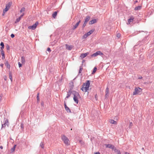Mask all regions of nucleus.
<instances>
[{"mask_svg":"<svg viewBox=\"0 0 154 154\" xmlns=\"http://www.w3.org/2000/svg\"><path fill=\"white\" fill-rule=\"evenodd\" d=\"M24 13H23L20 16V17L21 18L24 15Z\"/></svg>","mask_w":154,"mask_h":154,"instance_id":"obj_48","label":"nucleus"},{"mask_svg":"<svg viewBox=\"0 0 154 154\" xmlns=\"http://www.w3.org/2000/svg\"><path fill=\"white\" fill-rule=\"evenodd\" d=\"M87 23L85 22L84 21V23L83 24V25L82 26V28L83 29L85 27V26H86Z\"/></svg>","mask_w":154,"mask_h":154,"instance_id":"obj_37","label":"nucleus"},{"mask_svg":"<svg viewBox=\"0 0 154 154\" xmlns=\"http://www.w3.org/2000/svg\"><path fill=\"white\" fill-rule=\"evenodd\" d=\"M21 19V18L19 17L16 19V20L15 22V23H16L17 22H18L20 21Z\"/></svg>","mask_w":154,"mask_h":154,"instance_id":"obj_32","label":"nucleus"},{"mask_svg":"<svg viewBox=\"0 0 154 154\" xmlns=\"http://www.w3.org/2000/svg\"><path fill=\"white\" fill-rule=\"evenodd\" d=\"M25 8L24 7H23L21 8L20 11L21 13H22L23 11H25Z\"/></svg>","mask_w":154,"mask_h":154,"instance_id":"obj_39","label":"nucleus"},{"mask_svg":"<svg viewBox=\"0 0 154 154\" xmlns=\"http://www.w3.org/2000/svg\"><path fill=\"white\" fill-rule=\"evenodd\" d=\"M39 93H38L37 95V103H38L39 101Z\"/></svg>","mask_w":154,"mask_h":154,"instance_id":"obj_31","label":"nucleus"},{"mask_svg":"<svg viewBox=\"0 0 154 154\" xmlns=\"http://www.w3.org/2000/svg\"><path fill=\"white\" fill-rule=\"evenodd\" d=\"M82 70V66H80V69H79V73H81Z\"/></svg>","mask_w":154,"mask_h":154,"instance_id":"obj_38","label":"nucleus"},{"mask_svg":"<svg viewBox=\"0 0 154 154\" xmlns=\"http://www.w3.org/2000/svg\"><path fill=\"white\" fill-rule=\"evenodd\" d=\"M97 20L96 19H94L89 22V24L90 25H92L96 23L97 22Z\"/></svg>","mask_w":154,"mask_h":154,"instance_id":"obj_10","label":"nucleus"},{"mask_svg":"<svg viewBox=\"0 0 154 154\" xmlns=\"http://www.w3.org/2000/svg\"><path fill=\"white\" fill-rule=\"evenodd\" d=\"M38 21H36L35 22V24H33L32 26H28V28L29 29H31L32 30H34L35 29L37 25L38 24Z\"/></svg>","mask_w":154,"mask_h":154,"instance_id":"obj_4","label":"nucleus"},{"mask_svg":"<svg viewBox=\"0 0 154 154\" xmlns=\"http://www.w3.org/2000/svg\"><path fill=\"white\" fill-rule=\"evenodd\" d=\"M61 139L63 141L64 143L67 146H69L70 145L69 140L68 138L65 135H62Z\"/></svg>","mask_w":154,"mask_h":154,"instance_id":"obj_2","label":"nucleus"},{"mask_svg":"<svg viewBox=\"0 0 154 154\" xmlns=\"http://www.w3.org/2000/svg\"><path fill=\"white\" fill-rule=\"evenodd\" d=\"M9 74L10 79L11 82H12L13 81V79H12V73H11V71L9 72Z\"/></svg>","mask_w":154,"mask_h":154,"instance_id":"obj_20","label":"nucleus"},{"mask_svg":"<svg viewBox=\"0 0 154 154\" xmlns=\"http://www.w3.org/2000/svg\"><path fill=\"white\" fill-rule=\"evenodd\" d=\"M141 7L140 6H137L135 8L134 10H139L141 8Z\"/></svg>","mask_w":154,"mask_h":154,"instance_id":"obj_26","label":"nucleus"},{"mask_svg":"<svg viewBox=\"0 0 154 154\" xmlns=\"http://www.w3.org/2000/svg\"><path fill=\"white\" fill-rule=\"evenodd\" d=\"M94 154H100V153L99 152H95Z\"/></svg>","mask_w":154,"mask_h":154,"instance_id":"obj_56","label":"nucleus"},{"mask_svg":"<svg viewBox=\"0 0 154 154\" xmlns=\"http://www.w3.org/2000/svg\"><path fill=\"white\" fill-rule=\"evenodd\" d=\"M109 122L110 123L112 124H114V125H116L117 124V122L116 121L112 119H111L109 121Z\"/></svg>","mask_w":154,"mask_h":154,"instance_id":"obj_19","label":"nucleus"},{"mask_svg":"<svg viewBox=\"0 0 154 154\" xmlns=\"http://www.w3.org/2000/svg\"><path fill=\"white\" fill-rule=\"evenodd\" d=\"M88 54L89 53L88 52H86L85 53L82 54L80 55V57L82 59H83L87 55H88Z\"/></svg>","mask_w":154,"mask_h":154,"instance_id":"obj_12","label":"nucleus"},{"mask_svg":"<svg viewBox=\"0 0 154 154\" xmlns=\"http://www.w3.org/2000/svg\"><path fill=\"white\" fill-rule=\"evenodd\" d=\"M73 95L74 96L73 98L74 101L76 103L78 104L79 103L78 98H81V96L78 92L75 91H73Z\"/></svg>","mask_w":154,"mask_h":154,"instance_id":"obj_1","label":"nucleus"},{"mask_svg":"<svg viewBox=\"0 0 154 154\" xmlns=\"http://www.w3.org/2000/svg\"><path fill=\"white\" fill-rule=\"evenodd\" d=\"M80 22H81V20H79V21L78 22H77V23H78L79 24V23H80Z\"/></svg>","mask_w":154,"mask_h":154,"instance_id":"obj_58","label":"nucleus"},{"mask_svg":"<svg viewBox=\"0 0 154 154\" xmlns=\"http://www.w3.org/2000/svg\"><path fill=\"white\" fill-rule=\"evenodd\" d=\"M67 112L71 113V111L69 108L67 106L66 108H65Z\"/></svg>","mask_w":154,"mask_h":154,"instance_id":"obj_27","label":"nucleus"},{"mask_svg":"<svg viewBox=\"0 0 154 154\" xmlns=\"http://www.w3.org/2000/svg\"><path fill=\"white\" fill-rule=\"evenodd\" d=\"M106 94L105 96V99L109 97V89L108 87L106 88Z\"/></svg>","mask_w":154,"mask_h":154,"instance_id":"obj_8","label":"nucleus"},{"mask_svg":"<svg viewBox=\"0 0 154 154\" xmlns=\"http://www.w3.org/2000/svg\"><path fill=\"white\" fill-rule=\"evenodd\" d=\"M0 52L2 56L5 55L4 51H3V49H0Z\"/></svg>","mask_w":154,"mask_h":154,"instance_id":"obj_33","label":"nucleus"},{"mask_svg":"<svg viewBox=\"0 0 154 154\" xmlns=\"http://www.w3.org/2000/svg\"><path fill=\"white\" fill-rule=\"evenodd\" d=\"M69 90L72 91L74 87L73 82H71L69 83Z\"/></svg>","mask_w":154,"mask_h":154,"instance_id":"obj_11","label":"nucleus"},{"mask_svg":"<svg viewBox=\"0 0 154 154\" xmlns=\"http://www.w3.org/2000/svg\"><path fill=\"white\" fill-rule=\"evenodd\" d=\"M103 55V53L100 51H97L95 53H94L93 54L91 55L92 56L96 57L97 56L99 55Z\"/></svg>","mask_w":154,"mask_h":154,"instance_id":"obj_5","label":"nucleus"},{"mask_svg":"<svg viewBox=\"0 0 154 154\" xmlns=\"http://www.w3.org/2000/svg\"><path fill=\"white\" fill-rule=\"evenodd\" d=\"M95 29H92L89 31L88 32L86 33V34L87 35V36H89L94 31Z\"/></svg>","mask_w":154,"mask_h":154,"instance_id":"obj_13","label":"nucleus"},{"mask_svg":"<svg viewBox=\"0 0 154 154\" xmlns=\"http://www.w3.org/2000/svg\"><path fill=\"white\" fill-rule=\"evenodd\" d=\"M5 65L6 66V67L7 68L10 69V64H9L8 62V61H6L5 62Z\"/></svg>","mask_w":154,"mask_h":154,"instance_id":"obj_14","label":"nucleus"},{"mask_svg":"<svg viewBox=\"0 0 154 154\" xmlns=\"http://www.w3.org/2000/svg\"><path fill=\"white\" fill-rule=\"evenodd\" d=\"M5 126H6V124H5L4 123V124L2 125V128L5 127Z\"/></svg>","mask_w":154,"mask_h":154,"instance_id":"obj_47","label":"nucleus"},{"mask_svg":"<svg viewBox=\"0 0 154 154\" xmlns=\"http://www.w3.org/2000/svg\"><path fill=\"white\" fill-rule=\"evenodd\" d=\"M18 64L19 66V67L20 68L22 67V64L20 63V62H19L18 63Z\"/></svg>","mask_w":154,"mask_h":154,"instance_id":"obj_41","label":"nucleus"},{"mask_svg":"<svg viewBox=\"0 0 154 154\" xmlns=\"http://www.w3.org/2000/svg\"><path fill=\"white\" fill-rule=\"evenodd\" d=\"M90 19V17L89 16H87L85 18V22L87 23L88 21Z\"/></svg>","mask_w":154,"mask_h":154,"instance_id":"obj_18","label":"nucleus"},{"mask_svg":"<svg viewBox=\"0 0 154 154\" xmlns=\"http://www.w3.org/2000/svg\"><path fill=\"white\" fill-rule=\"evenodd\" d=\"M9 9H8V8H6L5 7V8L3 10V11H4V13H5Z\"/></svg>","mask_w":154,"mask_h":154,"instance_id":"obj_36","label":"nucleus"},{"mask_svg":"<svg viewBox=\"0 0 154 154\" xmlns=\"http://www.w3.org/2000/svg\"><path fill=\"white\" fill-rule=\"evenodd\" d=\"M5 13H4V11H3L2 15H4V14H5Z\"/></svg>","mask_w":154,"mask_h":154,"instance_id":"obj_62","label":"nucleus"},{"mask_svg":"<svg viewBox=\"0 0 154 154\" xmlns=\"http://www.w3.org/2000/svg\"><path fill=\"white\" fill-rule=\"evenodd\" d=\"M15 36V35H14L13 34V33H12L11 34V37L12 38H14Z\"/></svg>","mask_w":154,"mask_h":154,"instance_id":"obj_44","label":"nucleus"},{"mask_svg":"<svg viewBox=\"0 0 154 154\" xmlns=\"http://www.w3.org/2000/svg\"><path fill=\"white\" fill-rule=\"evenodd\" d=\"M4 123L6 125L8 126L9 125V123L8 122V119H6L5 120V123Z\"/></svg>","mask_w":154,"mask_h":154,"instance_id":"obj_35","label":"nucleus"},{"mask_svg":"<svg viewBox=\"0 0 154 154\" xmlns=\"http://www.w3.org/2000/svg\"><path fill=\"white\" fill-rule=\"evenodd\" d=\"M21 62L22 63H24L25 62V60L24 57L23 56H22L21 57Z\"/></svg>","mask_w":154,"mask_h":154,"instance_id":"obj_23","label":"nucleus"},{"mask_svg":"<svg viewBox=\"0 0 154 154\" xmlns=\"http://www.w3.org/2000/svg\"><path fill=\"white\" fill-rule=\"evenodd\" d=\"M64 105L65 108H66V107H67L65 102H64Z\"/></svg>","mask_w":154,"mask_h":154,"instance_id":"obj_50","label":"nucleus"},{"mask_svg":"<svg viewBox=\"0 0 154 154\" xmlns=\"http://www.w3.org/2000/svg\"><path fill=\"white\" fill-rule=\"evenodd\" d=\"M3 65H4V64L3 63H1L0 64V66H1L2 68L3 67Z\"/></svg>","mask_w":154,"mask_h":154,"instance_id":"obj_54","label":"nucleus"},{"mask_svg":"<svg viewBox=\"0 0 154 154\" xmlns=\"http://www.w3.org/2000/svg\"><path fill=\"white\" fill-rule=\"evenodd\" d=\"M85 83H83V85H82V87L81 88V90L83 91H84L83 89H84V91L85 92H87L88 90L89 89V87H84L85 86Z\"/></svg>","mask_w":154,"mask_h":154,"instance_id":"obj_7","label":"nucleus"},{"mask_svg":"<svg viewBox=\"0 0 154 154\" xmlns=\"http://www.w3.org/2000/svg\"><path fill=\"white\" fill-rule=\"evenodd\" d=\"M125 154H130L128 152H125Z\"/></svg>","mask_w":154,"mask_h":154,"instance_id":"obj_63","label":"nucleus"},{"mask_svg":"<svg viewBox=\"0 0 154 154\" xmlns=\"http://www.w3.org/2000/svg\"><path fill=\"white\" fill-rule=\"evenodd\" d=\"M47 51L49 52H50L51 51V48L49 47H48L47 48Z\"/></svg>","mask_w":154,"mask_h":154,"instance_id":"obj_42","label":"nucleus"},{"mask_svg":"<svg viewBox=\"0 0 154 154\" xmlns=\"http://www.w3.org/2000/svg\"><path fill=\"white\" fill-rule=\"evenodd\" d=\"M105 145L106 146V148H109L110 149H113L114 146V145L109 144H105Z\"/></svg>","mask_w":154,"mask_h":154,"instance_id":"obj_9","label":"nucleus"},{"mask_svg":"<svg viewBox=\"0 0 154 154\" xmlns=\"http://www.w3.org/2000/svg\"><path fill=\"white\" fill-rule=\"evenodd\" d=\"M66 49L68 50H71L72 49V46H69L68 45L66 44Z\"/></svg>","mask_w":154,"mask_h":154,"instance_id":"obj_17","label":"nucleus"},{"mask_svg":"<svg viewBox=\"0 0 154 154\" xmlns=\"http://www.w3.org/2000/svg\"><path fill=\"white\" fill-rule=\"evenodd\" d=\"M41 105L42 106H43L44 105V103L43 101H42L41 102Z\"/></svg>","mask_w":154,"mask_h":154,"instance_id":"obj_49","label":"nucleus"},{"mask_svg":"<svg viewBox=\"0 0 154 154\" xmlns=\"http://www.w3.org/2000/svg\"><path fill=\"white\" fill-rule=\"evenodd\" d=\"M121 34L120 33H118L117 34V35H116V36L119 38L121 36Z\"/></svg>","mask_w":154,"mask_h":154,"instance_id":"obj_43","label":"nucleus"},{"mask_svg":"<svg viewBox=\"0 0 154 154\" xmlns=\"http://www.w3.org/2000/svg\"><path fill=\"white\" fill-rule=\"evenodd\" d=\"M116 153H117L119 149H117L115 146H114L113 149H112Z\"/></svg>","mask_w":154,"mask_h":154,"instance_id":"obj_34","label":"nucleus"},{"mask_svg":"<svg viewBox=\"0 0 154 154\" xmlns=\"http://www.w3.org/2000/svg\"><path fill=\"white\" fill-rule=\"evenodd\" d=\"M117 154H121L120 151L119 150L117 151Z\"/></svg>","mask_w":154,"mask_h":154,"instance_id":"obj_53","label":"nucleus"},{"mask_svg":"<svg viewBox=\"0 0 154 154\" xmlns=\"http://www.w3.org/2000/svg\"><path fill=\"white\" fill-rule=\"evenodd\" d=\"M88 36H87V35L86 34H85L82 37V38H86Z\"/></svg>","mask_w":154,"mask_h":154,"instance_id":"obj_40","label":"nucleus"},{"mask_svg":"<svg viewBox=\"0 0 154 154\" xmlns=\"http://www.w3.org/2000/svg\"><path fill=\"white\" fill-rule=\"evenodd\" d=\"M12 4V2H9L8 4H6V5L5 7L8 8V9H9L10 8L11 5Z\"/></svg>","mask_w":154,"mask_h":154,"instance_id":"obj_15","label":"nucleus"},{"mask_svg":"<svg viewBox=\"0 0 154 154\" xmlns=\"http://www.w3.org/2000/svg\"><path fill=\"white\" fill-rule=\"evenodd\" d=\"M0 45L1 46V47L0 48L1 49H3L5 46L4 43L2 42L0 43Z\"/></svg>","mask_w":154,"mask_h":154,"instance_id":"obj_25","label":"nucleus"},{"mask_svg":"<svg viewBox=\"0 0 154 154\" xmlns=\"http://www.w3.org/2000/svg\"><path fill=\"white\" fill-rule=\"evenodd\" d=\"M79 143H80L82 144V140H80Z\"/></svg>","mask_w":154,"mask_h":154,"instance_id":"obj_57","label":"nucleus"},{"mask_svg":"<svg viewBox=\"0 0 154 154\" xmlns=\"http://www.w3.org/2000/svg\"><path fill=\"white\" fill-rule=\"evenodd\" d=\"M85 61V60H83L82 61V63H83Z\"/></svg>","mask_w":154,"mask_h":154,"instance_id":"obj_61","label":"nucleus"},{"mask_svg":"<svg viewBox=\"0 0 154 154\" xmlns=\"http://www.w3.org/2000/svg\"><path fill=\"white\" fill-rule=\"evenodd\" d=\"M142 92V89L141 88L139 87L135 88L134 91L133 92V95L140 94H141Z\"/></svg>","mask_w":154,"mask_h":154,"instance_id":"obj_3","label":"nucleus"},{"mask_svg":"<svg viewBox=\"0 0 154 154\" xmlns=\"http://www.w3.org/2000/svg\"><path fill=\"white\" fill-rule=\"evenodd\" d=\"M79 25V24L78 23H76L73 26L72 28V29L73 30L75 29Z\"/></svg>","mask_w":154,"mask_h":154,"instance_id":"obj_30","label":"nucleus"},{"mask_svg":"<svg viewBox=\"0 0 154 154\" xmlns=\"http://www.w3.org/2000/svg\"><path fill=\"white\" fill-rule=\"evenodd\" d=\"M40 146L42 148V149L44 148V145L43 143L42 142H41L40 143Z\"/></svg>","mask_w":154,"mask_h":154,"instance_id":"obj_29","label":"nucleus"},{"mask_svg":"<svg viewBox=\"0 0 154 154\" xmlns=\"http://www.w3.org/2000/svg\"><path fill=\"white\" fill-rule=\"evenodd\" d=\"M57 11L54 12L52 14V17L53 18H55L57 15Z\"/></svg>","mask_w":154,"mask_h":154,"instance_id":"obj_22","label":"nucleus"},{"mask_svg":"<svg viewBox=\"0 0 154 154\" xmlns=\"http://www.w3.org/2000/svg\"><path fill=\"white\" fill-rule=\"evenodd\" d=\"M134 18L133 17H131L128 20V23L129 24H130L131 22H132L134 20Z\"/></svg>","mask_w":154,"mask_h":154,"instance_id":"obj_21","label":"nucleus"},{"mask_svg":"<svg viewBox=\"0 0 154 154\" xmlns=\"http://www.w3.org/2000/svg\"><path fill=\"white\" fill-rule=\"evenodd\" d=\"M16 145H14V146H13V147L11 149V152H13L14 151L15 148H16Z\"/></svg>","mask_w":154,"mask_h":154,"instance_id":"obj_24","label":"nucleus"},{"mask_svg":"<svg viewBox=\"0 0 154 154\" xmlns=\"http://www.w3.org/2000/svg\"><path fill=\"white\" fill-rule=\"evenodd\" d=\"M21 128L23 129L24 128V125L23 123H21L20 125Z\"/></svg>","mask_w":154,"mask_h":154,"instance_id":"obj_45","label":"nucleus"},{"mask_svg":"<svg viewBox=\"0 0 154 154\" xmlns=\"http://www.w3.org/2000/svg\"><path fill=\"white\" fill-rule=\"evenodd\" d=\"M4 79L5 80V81L7 79V77L6 75H5L4 76Z\"/></svg>","mask_w":154,"mask_h":154,"instance_id":"obj_46","label":"nucleus"},{"mask_svg":"<svg viewBox=\"0 0 154 154\" xmlns=\"http://www.w3.org/2000/svg\"><path fill=\"white\" fill-rule=\"evenodd\" d=\"M85 86L89 87L90 85V81L89 80H87L86 81V83H85Z\"/></svg>","mask_w":154,"mask_h":154,"instance_id":"obj_16","label":"nucleus"},{"mask_svg":"<svg viewBox=\"0 0 154 154\" xmlns=\"http://www.w3.org/2000/svg\"><path fill=\"white\" fill-rule=\"evenodd\" d=\"M0 148L1 149H2L3 148V147L2 146L0 145Z\"/></svg>","mask_w":154,"mask_h":154,"instance_id":"obj_60","label":"nucleus"},{"mask_svg":"<svg viewBox=\"0 0 154 154\" xmlns=\"http://www.w3.org/2000/svg\"><path fill=\"white\" fill-rule=\"evenodd\" d=\"M142 78V76H140L138 78L139 79H141Z\"/></svg>","mask_w":154,"mask_h":154,"instance_id":"obj_59","label":"nucleus"},{"mask_svg":"<svg viewBox=\"0 0 154 154\" xmlns=\"http://www.w3.org/2000/svg\"><path fill=\"white\" fill-rule=\"evenodd\" d=\"M67 96L65 98V99L66 100L72 94H73V91H71L70 90H69L68 91H67Z\"/></svg>","mask_w":154,"mask_h":154,"instance_id":"obj_6","label":"nucleus"},{"mask_svg":"<svg viewBox=\"0 0 154 154\" xmlns=\"http://www.w3.org/2000/svg\"><path fill=\"white\" fill-rule=\"evenodd\" d=\"M6 48L7 50H9L10 49L8 45H7V46L6 47Z\"/></svg>","mask_w":154,"mask_h":154,"instance_id":"obj_55","label":"nucleus"},{"mask_svg":"<svg viewBox=\"0 0 154 154\" xmlns=\"http://www.w3.org/2000/svg\"><path fill=\"white\" fill-rule=\"evenodd\" d=\"M5 55H2V60H4L5 59Z\"/></svg>","mask_w":154,"mask_h":154,"instance_id":"obj_51","label":"nucleus"},{"mask_svg":"<svg viewBox=\"0 0 154 154\" xmlns=\"http://www.w3.org/2000/svg\"><path fill=\"white\" fill-rule=\"evenodd\" d=\"M97 70V68L96 67H95L93 69V71L92 72V74H94L96 72Z\"/></svg>","mask_w":154,"mask_h":154,"instance_id":"obj_28","label":"nucleus"},{"mask_svg":"<svg viewBox=\"0 0 154 154\" xmlns=\"http://www.w3.org/2000/svg\"><path fill=\"white\" fill-rule=\"evenodd\" d=\"M130 126L131 127H132V126H133V123H132V122H130Z\"/></svg>","mask_w":154,"mask_h":154,"instance_id":"obj_52","label":"nucleus"},{"mask_svg":"<svg viewBox=\"0 0 154 154\" xmlns=\"http://www.w3.org/2000/svg\"><path fill=\"white\" fill-rule=\"evenodd\" d=\"M137 2V1H134V3H136Z\"/></svg>","mask_w":154,"mask_h":154,"instance_id":"obj_64","label":"nucleus"}]
</instances>
